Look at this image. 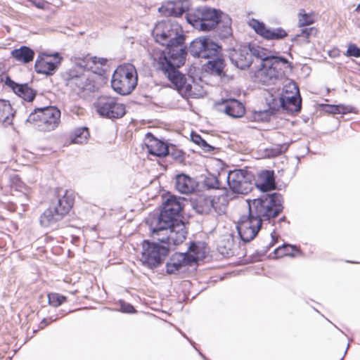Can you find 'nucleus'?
I'll return each instance as SVG.
<instances>
[{
	"instance_id": "423d86ee",
	"label": "nucleus",
	"mask_w": 360,
	"mask_h": 360,
	"mask_svg": "<svg viewBox=\"0 0 360 360\" xmlns=\"http://www.w3.org/2000/svg\"><path fill=\"white\" fill-rule=\"evenodd\" d=\"M221 47L210 38L199 37L193 39L189 52L195 58L209 59L208 68L212 72L221 75L224 68V61L221 57Z\"/></svg>"
},
{
	"instance_id": "c03bdc74",
	"label": "nucleus",
	"mask_w": 360,
	"mask_h": 360,
	"mask_svg": "<svg viewBox=\"0 0 360 360\" xmlns=\"http://www.w3.org/2000/svg\"><path fill=\"white\" fill-rule=\"evenodd\" d=\"M340 105H329V112L333 114H340Z\"/></svg>"
},
{
	"instance_id": "39448f33",
	"label": "nucleus",
	"mask_w": 360,
	"mask_h": 360,
	"mask_svg": "<svg viewBox=\"0 0 360 360\" xmlns=\"http://www.w3.org/2000/svg\"><path fill=\"white\" fill-rule=\"evenodd\" d=\"M186 20L194 28L201 31H210L223 21L224 25L222 36L227 37L231 34V18L218 9L198 8L193 12L187 13Z\"/></svg>"
},
{
	"instance_id": "79ce46f5",
	"label": "nucleus",
	"mask_w": 360,
	"mask_h": 360,
	"mask_svg": "<svg viewBox=\"0 0 360 360\" xmlns=\"http://www.w3.org/2000/svg\"><path fill=\"white\" fill-rule=\"evenodd\" d=\"M58 319V316L53 318V316H51L49 317V319H44L40 324H39V327L40 328H44L45 326H46L47 325H49L50 323L53 322V321H55L56 320H57Z\"/></svg>"
},
{
	"instance_id": "4c0bfd02",
	"label": "nucleus",
	"mask_w": 360,
	"mask_h": 360,
	"mask_svg": "<svg viewBox=\"0 0 360 360\" xmlns=\"http://www.w3.org/2000/svg\"><path fill=\"white\" fill-rule=\"evenodd\" d=\"M314 21L311 16L307 13L301 15L299 18V25L300 27H304L313 24Z\"/></svg>"
},
{
	"instance_id": "f257e3e1",
	"label": "nucleus",
	"mask_w": 360,
	"mask_h": 360,
	"mask_svg": "<svg viewBox=\"0 0 360 360\" xmlns=\"http://www.w3.org/2000/svg\"><path fill=\"white\" fill-rule=\"evenodd\" d=\"M155 41L162 46L152 49L150 56L153 67L168 78L176 89L185 96L196 97L192 84L187 83L179 68L184 65L187 48L181 25L175 20L159 21L152 31Z\"/></svg>"
},
{
	"instance_id": "9d476101",
	"label": "nucleus",
	"mask_w": 360,
	"mask_h": 360,
	"mask_svg": "<svg viewBox=\"0 0 360 360\" xmlns=\"http://www.w3.org/2000/svg\"><path fill=\"white\" fill-rule=\"evenodd\" d=\"M138 75L134 65L126 63L117 67L111 80L112 89L120 95L129 94L136 86Z\"/></svg>"
},
{
	"instance_id": "f3484780",
	"label": "nucleus",
	"mask_w": 360,
	"mask_h": 360,
	"mask_svg": "<svg viewBox=\"0 0 360 360\" xmlns=\"http://www.w3.org/2000/svg\"><path fill=\"white\" fill-rule=\"evenodd\" d=\"M248 24L257 34L267 40H281L288 36V32L282 27L268 28L263 22L255 18Z\"/></svg>"
},
{
	"instance_id": "0eeeda50",
	"label": "nucleus",
	"mask_w": 360,
	"mask_h": 360,
	"mask_svg": "<svg viewBox=\"0 0 360 360\" xmlns=\"http://www.w3.org/2000/svg\"><path fill=\"white\" fill-rule=\"evenodd\" d=\"M56 201L41 214L39 218L40 225L48 228L53 226L67 214L74 204V198L70 192L58 189Z\"/></svg>"
},
{
	"instance_id": "ddd939ff",
	"label": "nucleus",
	"mask_w": 360,
	"mask_h": 360,
	"mask_svg": "<svg viewBox=\"0 0 360 360\" xmlns=\"http://www.w3.org/2000/svg\"><path fill=\"white\" fill-rule=\"evenodd\" d=\"M66 86L72 91L81 96H85L96 89L94 82L85 74H79L75 70H70L63 75Z\"/></svg>"
},
{
	"instance_id": "393cba45",
	"label": "nucleus",
	"mask_w": 360,
	"mask_h": 360,
	"mask_svg": "<svg viewBox=\"0 0 360 360\" xmlns=\"http://www.w3.org/2000/svg\"><path fill=\"white\" fill-rule=\"evenodd\" d=\"M11 55L16 61L26 64L33 60L34 51L28 46H22L13 50Z\"/></svg>"
},
{
	"instance_id": "3c124183",
	"label": "nucleus",
	"mask_w": 360,
	"mask_h": 360,
	"mask_svg": "<svg viewBox=\"0 0 360 360\" xmlns=\"http://www.w3.org/2000/svg\"><path fill=\"white\" fill-rule=\"evenodd\" d=\"M22 198L23 199H24V198H25V199H26V200H27V201L28 200L27 195L26 194H23V195H22Z\"/></svg>"
},
{
	"instance_id": "a18cd8bd",
	"label": "nucleus",
	"mask_w": 360,
	"mask_h": 360,
	"mask_svg": "<svg viewBox=\"0 0 360 360\" xmlns=\"http://www.w3.org/2000/svg\"><path fill=\"white\" fill-rule=\"evenodd\" d=\"M314 30V28L313 27H310V28H304L302 30V32L303 34H304L306 37H309L311 32H313Z\"/></svg>"
},
{
	"instance_id": "6e6d98bb",
	"label": "nucleus",
	"mask_w": 360,
	"mask_h": 360,
	"mask_svg": "<svg viewBox=\"0 0 360 360\" xmlns=\"http://www.w3.org/2000/svg\"><path fill=\"white\" fill-rule=\"evenodd\" d=\"M348 347H349V345H347V349H348ZM347 349H346V351H345V354L347 353Z\"/></svg>"
},
{
	"instance_id": "9b49d317",
	"label": "nucleus",
	"mask_w": 360,
	"mask_h": 360,
	"mask_svg": "<svg viewBox=\"0 0 360 360\" xmlns=\"http://www.w3.org/2000/svg\"><path fill=\"white\" fill-rule=\"evenodd\" d=\"M228 200L226 197L219 198L199 195L193 198L191 201V206L199 214H209L214 211L217 214L221 215L225 213Z\"/></svg>"
},
{
	"instance_id": "7c9ffc66",
	"label": "nucleus",
	"mask_w": 360,
	"mask_h": 360,
	"mask_svg": "<svg viewBox=\"0 0 360 360\" xmlns=\"http://www.w3.org/2000/svg\"><path fill=\"white\" fill-rule=\"evenodd\" d=\"M191 141L198 144L204 151L205 152H211L214 150V148L207 143L206 141H205L200 135L196 133H191Z\"/></svg>"
},
{
	"instance_id": "f8f14e48",
	"label": "nucleus",
	"mask_w": 360,
	"mask_h": 360,
	"mask_svg": "<svg viewBox=\"0 0 360 360\" xmlns=\"http://www.w3.org/2000/svg\"><path fill=\"white\" fill-rule=\"evenodd\" d=\"M255 176L248 169H235L227 176V183L233 193L246 195L254 186Z\"/></svg>"
},
{
	"instance_id": "6e6552de",
	"label": "nucleus",
	"mask_w": 360,
	"mask_h": 360,
	"mask_svg": "<svg viewBox=\"0 0 360 360\" xmlns=\"http://www.w3.org/2000/svg\"><path fill=\"white\" fill-rule=\"evenodd\" d=\"M160 236H155V238H153L158 242L144 240L142 243L141 261L145 266L151 269L162 264L169 253L170 245H173L166 239V237Z\"/></svg>"
},
{
	"instance_id": "aec40b11",
	"label": "nucleus",
	"mask_w": 360,
	"mask_h": 360,
	"mask_svg": "<svg viewBox=\"0 0 360 360\" xmlns=\"http://www.w3.org/2000/svg\"><path fill=\"white\" fill-rule=\"evenodd\" d=\"M5 84L20 98L27 102H32L37 95V91L30 87L27 83L18 84L6 77Z\"/></svg>"
},
{
	"instance_id": "1a4fd4ad",
	"label": "nucleus",
	"mask_w": 360,
	"mask_h": 360,
	"mask_svg": "<svg viewBox=\"0 0 360 360\" xmlns=\"http://www.w3.org/2000/svg\"><path fill=\"white\" fill-rule=\"evenodd\" d=\"M60 115V110L56 106L36 107L30 113L25 123L32 124L39 131H51L59 126Z\"/></svg>"
},
{
	"instance_id": "e433bc0d",
	"label": "nucleus",
	"mask_w": 360,
	"mask_h": 360,
	"mask_svg": "<svg viewBox=\"0 0 360 360\" xmlns=\"http://www.w3.org/2000/svg\"><path fill=\"white\" fill-rule=\"evenodd\" d=\"M345 56L347 57H360V47L357 46L355 44H349L347 47Z\"/></svg>"
},
{
	"instance_id": "de8ad7c7",
	"label": "nucleus",
	"mask_w": 360,
	"mask_h": 360,
	"mask_svg": "<svg viewBox=\"0 0 360 360\" xmlns=\"http://www.w3.org/2000/svg\"><path fill=\"white\" fill-rule=\"evenodd\" d=\"M8 209L11 212H15L16 210V205L15 204L8 205Z\"/></svg>"
},
{
	"instance_id": "a878e982",
	"label": "nucleus",
	"mask_w": 360,
	"mask_h": 360,
	"mask_svg": "<svg viewBox=\"0 0 360 360\" xmlns=\"http://www.w3.org/2000/svg\"><path fill=\"white\" fill-rule=\"evenodd\" d=\"M14 112L8 101L0 99V122L8 126L12 124Z\"/></svg>"
},
{
	"instance_id": "a211bd4d",
	"label": "nucleus",
	"mask_w": 360,
	"mask_h": 360,
	"mask_svg": "<svg viewBox=\"0 0 360 360\" xmlns=\"http://www.w3.org/2000/svg\"><path fill=\"white\" fill-rule=\"evenodd\" d=\"M195 258L184 252H175L166 263V272L168 274H176L186 266H192Z\"/></svg>"
},
{
	"instance_id": "8fccbe9b",
	"label": "nucleus",
	"mask_w": 360,
	"mask_h": 360,
	"mask_svg": "<svg viewBox=\"0 0 360 360\" xmlns=\"http://www.w3.org/2000/svg\"><path fill=\"white\" fill-rule=\"evenodd\" d=\"M20 202H21V205L22 206H25L27 205V202L25 201H24L23 199L20 200Z\"/></svg>"
},
{
	"instance_id": "ea45409f",
	"label": "nucleus",
	"mask_w": 360,
	"mask_h": 360,
	"mask_svg": "<svg viewBox=\"0 0 360 360\" xmlns=\"http://www.w3.org/2000/svg\"><path fill=\"white\" fill-rule=\"evenodd\" d=\"M340 113L345 115L349 112H356L355 108L351 105H340Z\"/></svg>"
},
{
	"instance_id": "c756f323",
	"label": "nucleus",
	"mask_w": 360,
	"mask_h": 360,
	"mask_svg": "<svg viewBox=\"0 0 360 360\" xmlns=\"http://www.w3.org/2000/svg\"><path fill=\"white\" fill-rule=\"evenodd\" d=\"M288 149L286 144L274 145L265 150L266 156L268 158H274L278 156L285 152Z\"/></svg>"
},
{
	"instance_id": "b1692460",
	"label": "nucleus",
	"mask_w": 360,
	"mask_h": 360,
	"mask_svg": "<svg viewBox=\"0 0 360 360\" xmlns=\"http://www.w3.org/2000/svg\"><path fill=\"white\" fill-rule=\"evenodd\" d=\"M175 187L180 193L188 194L195 190V181L188 175L178 174L176 176Z\"/></svg>"
},
{
	"instance_id": "72a5a7b5",
	"label": "nucleus",
	"mask_w": 360,
	"mask_h": 360,
	"mask_svg": "<svg viewBox=\"0 0 360 360\" xmlns=\"http://www.w3.org/2000/svg\"><path fill=\"white\" fill-rule=\"evenodd\" d=\"M48 300L50 305L56 307L62 304L66 300V297L58 293H50Z\"/></svg>"
},
{
	"instance_id": "49530a36",
	"label": "nucleus",
	"mask_w": 360,
	"mask_h": 360,
	"mask_svg": "<svg viewBox=\"0 0 360 360\" xmlns=\"http://www.w3.org/2000/svg\"><path fill=\"white\" fill-rule=\"evenodd\" d=\"M276 243V240L274 238V236H273V234L271 233V242L269 243L267 246H266V249L264 250V252H266L267 250H269L272 246L274 245Z\"/></svg>"
},
{
	"instance_id": "20e7f679",
	"label": "nucleus",
	"mask_w": 360,
	"mask_h": 360,
	"mask_svg": "<svg viewBox=\"0 0 360 360\" xmlns=\"http://www.w3.org/2000/svg\"><path fill=\"white\" fill-rule=\"evenodd\" d=\"M184 200L176 196H169L163 203L159 212L151 213L146 219L152 233V237L160 236L161 233L173 245L182 243L186 239L187 231L181 214L184 209Z\"/></svg>"
},
{
	"instance_id": "bb28decb",
	"label": "nucleus",
	"mask_w": 360,
	"mask_h": 360,
	"mask_svg": "<svg viewBox=\"0 0 360 360\" xmlns=\"http://www.w3.org/2000/svg\"><path fill=\"white\" fill-rule=\"evenodd\" d=\"M76 67L82 70H91L94 65L97 63V58L92 57L90 55L74 57L72 59Z\"/></svg>"
},
{
	"instance_id": "603ef678",
	"label": "nucleus",
	"mask_w": 360,
	"mask_h": 360,
	"mask_svg": "<svg viewBox=\"0 0 360 360\" xmlns=\"http://www.w3.org/2000/svg\"><path fill=\"white\" fill-rule=\"evenodd\" d=\"M356 11L360 12V4L357 6Z\"/></svg>"
},
{
	"instance_id": "f03ea898",
	"label": "nucleus",
	"mask_w": 360,
	"mask_h": 360,
	"mask_svg": "<svg viewBox=\"0 0 360 360\" xmlns=\"http://www.w3.org/2000/svg\"><path fill=\"white\" fill-rule=\"evenodd\" d=\"M254 58L261 60V67L256 72L255 77L262 84H274L287 77L292 70V63L287 58L269 56L264 48L255 44L240 46L230 54L231 63L241 70L249 68Z\"/></svg>"
},
{
	"instance_id": "2eb2a0df",
	"label": "nucleus",
	"mask_w": 360,
	"mask_h": 360,
	"mask_svg": "<svg viewBox=\"0 0 360 360\" xmlns=\"http://www.w3.org/2000/svg\"><path fill=\"white\" fill-rule=\"evenodd\" d=\"M285 94L281 96L282 109L289 112H298L302 108V98L298 86L292 82L285 86Z\"/></svg>"
},
{
	"instance_id": "09e8293b",
	"label": "nucleus",
	"mask_w": 360,
	"mask_h": 360,
	"mask_svg": "<svg viewBox=\"0 0 360 360\" xmlns=\"http://www.w3.org/2000/svg\"><path fill=\"white\" fill-rule=\"evenodd\" d=\"M101 64H104L106 62V60L104 58L98 59V61Z\"/></svg>"
},
{
	"instance_id": "5fc2aeb1",
	"label": "nucleus",
	"mask_w": 360,
	"mask_h": 360,
	"mask_svg": "<svg viewBox=\"0 0 360 360\" xmlns=\"http://www.w3.org/2000/svg\"><path fill=\"white\" fill-rule=\"evenodd\" d=\"M200 354L205 359V360H207L205 356L204 355H202L201 353H200Z\"/></svg>"
},
{
	"instance_id": "37998d69",
	"label": "nucleus",
	"mask_w": 360,
	"mask_h": 360,
	"mask_svg": "<svg viewBox=\"0 0 360 360\" xmlns=\"http://www.w3.org/2000/svg\"><path fill=\"white\" fill-rule=\"evenodd\" d=\"M32 5L38 8L43 9L45 6V2L43 0H28Z\"/></svg>"
},
{
	"instance_id": "c85d7f7f",
	"label": "nucleus",
	"mask_w": 360,
	"mask_h": 360,
	"mask_svg": "<svg viewBox=\"0 0 360 360\" xmlns=\"http://www.w3.org/2000/svg\"><path fill=\"white\" fill-rule=\"evenodd\" d=\"M188 255L194 257L195 259L193 264L196 263L200 258L204 257L205 252L202 250V248L200 243L192 242L188 247V251L185 252Z\"/></svg>"
},
{
	"instance_id": "473e14b6",
	"label": "nucleus",
	"mask_w": 360,
	"mask_h": 360,
	"mask_svg": "<svg viewBox=\"0 0 360 360\" xmlns=\"http://www.w3.org/2000/svg\"><path fill=\"white\" fill-rule=\"evenodd\" d=\"M204 186L207 189H216L219 187V181L218 178L212 174H210L205 177L203 181Z\"/></svg>"
},
{
	"instance_id": "58836bf2",
	"label": "nucleus",
	"mask_w": 360,
	"mask_h": 360,
	"mask_svg": "<svg viewBox=\"0 0 360 360\" xmlns=\"http://www.w3.org/2000/svg\"><path fill=\"white\" fill-rule=\"evenodd\" d=\"M120 310L124 313H134L136 311L133 305L125 302H120Z\"/></svg>"
},
{
	"instance_id": "4be33fe9",
	"label": "nucleus",
	"mask_w": 360,
	"mask_h": 360,
	"mask_svg": "<svg viewBox=\"0 0 360 360\" xmlns=\"http://www.w3.org/2000/svg\"><path fill=\"white\" fill-rule=\"evenodd\" d=\"M146 147L150 155L157 157H165L169 154L168 146L163 141L156 139L150 133L146 134Z\"/></svg>"
},
{
	"instance_id": "412c9836",
	"label": "nucleus",
	"mask_w": 360,
	"mask_h": 360,
	"mask_svg": "<svg viewBox=\"0 0 360 360\" xmlns=\"http://www.w3.org/2000/svg\"><path fill=\"white\" fill-rule=\"evenodd\" d=\"M191 6L189 0H177L168 2L165 6L159 8L165 15L178 17L186 12Z\"/></svg>"
},
{
	"instance_id": "864d4df0",
	"label": "nucleus",
	"mask_w": 360,
	"mask_h": 360,
	"mask_svg": "<svg viewBox=\"0 0 360 360\" xmlns=\"http://www.w3.org/2000/svg\"><path fill=\"white\" fill-rule=\"evenodd\" d=\"M285 220V217H283L280 219V221H284Z\"/></svg>"
},
{
	"instance_id": "7ed1b4c3",
	"label": "nucleus",
	"mask_w": 360,
	"mask_h": 360,
	"mask_svg": "<svg viewBox=\"0 0 360 360\" xmlns=\"http://www.w3.org/2000/svg\"><path fill=\"white\" fill-rule=\"evenodd\" d=\"M283 196L278 193H263L260 197L248 200L249 214L242 216L237 230L245 243L252 240L262 228V221L276 217L283 210Z\"/></svg>"
},
{
	"instance_id": "2f4dec72",
	"label": "nucleus",
	"mask_w": 360,
	"mask_h": 360,
	"mask_svg": "<svg viewBox=\"0 0 360 360\" xmlns=\"http://www.w3.org/2000/svg\"><path fill=\"white\" fill-rule=\"evenodd\" d=\"M266 102L269 106L268 109L271 110L274 114H276V112L282 108L281 96H274L273 95H271L266 98Z\"/></svg>"
},
{
	"instance_id": "c9c22d12",
	"label": "nucleus",
	"mask_w": 360,
	"mask_h": 360,
	"mask_svg": "<svg viewBox=\"0 0 360 360\" xmlns=\"http://www.w3.org/2000/svg\"><path fill=\"white\" fill-rule=\"evenodd\" d=\"M289 249L295 250V247L290 245H283L282 247H279L274 250V254L277 257H283V255H294L289 252Z\"/></svg>"
},
{
	"instance_id": "5701e85b",
	"label": "nucleus",
	"mask_w": 360,
	"mask_h": 360,
	"mask_svg": "<svg viewBox=\"0 0 360 360\" xmlns=\"http://www.w3.org/2000/svg\"><path fill=\"white\" fill-rule=\"evenodd\" d=\"M254 185L262 192H267L276 188L274 172L271 170L261 172Z\"/></svg>"
},
{
	"instance_id": "cd10ccee",
	"label": "nucleus",
	"mask_w": 360,
	"mask_h": 360,
	"mask_svg": "<svg viewBox=\"0 0 360 360\" xmlns=\"http://www.w3.org/2000/svg\"><path fill=\"white\" fill-rule=\"evenodd\" d=\"M89 137V132L87 127H79L70 135V142L72 143L82 144L86 143Z\"/></svg>"
},
{
	"instance_id": "dca6fc26",
	"label": "nucleus",
	"mask_w": 360,
	"mask_h": 360,
	"mask_svg": "<svg viewBox=\"0 0 360 360\" xmlns=\"http://www.w3.org/2000/svg\"><path fill=\"white\" fill-rule=\"evenodd\" d=\"M62 58L58 53L53 54L40 53L34 65L35 70L37 73L46 75H53L60 63Z\"/></svg>"
},
{
	"instance_id": "a19ab883",
	"label": "nucleus",
	"mask_w": 360,
	"mask_h": 360,
	"mask_svg": "<svg viewBox=\"0 0 360 360\" xmlns=\"http://www.w3.org/2000/svg\"><path fill=\"white\" fill-rule=\"evenodd\" d=\"M11 185L15 186L17 188H20L22 182L20 181L19 176L16 174H14L11 177Z\"/></svg>"
},
{
	"instance_id": "4468645a",
	"label": "nucleus",
	"mask_w": 360,
	"mask_h": 360,
	"mask_svg": "<svg viewBox=\"0 0 360 360\" xmlns=\"http://www.w3.org/2000/svg\"><path fill=\"white\" fill-rule=\"evenodd\" d=\"M96 111L101 117L108 119H119L125 113V106L111 96H100L96 103Z\"/></svg>"
},
{
	"instance_id": "6ab92c4d",
	"label": "nucleus",
	"mask_w": 360,
	"mask_h": 360,
	"mask_svg": "<svg viewBox=\"0 0 360 360\" xmlns=\"http://www.w3.org/2000/svg\"><path fill=\"white\" fill-rule=\"evenodd\" d=\"M218 106L221 111L233 118L241 117L245 112L243 104L235 98L222 99Z\"/></svg>"
},
{
	"instance_id": "f704fd0d",
	"label": "nucleus",
	"mask_w": 360,
	"mask_h": 360,
	"mask_svg": "<svg viewBox=\"0 0 360 360\" xmlns=\"http://www.w3.org/2000/svg\"><path fill=\"white\" fill-rule=\"evenodd\" d=\"M274 115L275 114H274L271 111V110L266 109L264 110L256 112L255 113L254 117H255V119L258 121L267 122V121L270 120L271 117Z\"/></svg>"
}]
</instances>
